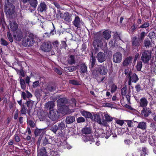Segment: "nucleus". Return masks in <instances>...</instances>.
<instances>
[{
	"instance_id": "1",
	"label": "nucleus",
	"mask_w": 156,
	"mask_h": 156,
	"mask_svg": "<svg viewBox=\"0 0 156 156\" xmlns=\"http://www.w3.org/2000/svg\"><path fill=\"white\" fill-rule=\"evenodd\" d=\"M34 35L31 33L28 34L26 37L23 38L22 41V44L25 47H28L32 46L34 43Z\"/></svg>"
},
{
	"instance_id": "2",
	"label": "nucleus",
	"mask_w": 156,
	"mask_h": 156,
	"mask_svg": "<svg viewBox=\"0 0 156 156\" xmlns=\"http://www.w3.org/2000/svg\"><path fill=\"white\" fill-rule=\"evenodd\" d=\"M125 74L129 78L128 84L129 85H131V82L136 83L139 80L137 76L135 73H133L130 69H126Z\"/></svg>"
},
{
	"instance_id": "3",
	"label": "nucleus",
	"mask_w": 156,
	"mask_h": 156,
	"mask_svg": "<svg viewBox=\"0 0 156 156\" xmlns=\"http://www.w3.org/2000/svg\"><path fill=\"white\" fill-rule=\"evenodd\" d=\"M5 12L7 16L10 18H13L15 17V6L12 4L7 5L5 9Z\"/></svg>"
},
{
	"instance_id": "4",
	"label": "nucleus",
	"mask_w": 156,
	"mask_h": 156,
	"mask_svg": "<svg viewBox=\"0 0 156 156\" xmlns=\"http://www.w3.org/2000/svg\"><path fill=\"white\" fill-rule=\"evenodd\" d=\"M104 114L105 119H103L101 120L100 115L96 114L94 115V120L99 124L106 126L107 125V115L105 114V112L104 113Z\"/></svg>"
},
{
	"instance_id": "5",
	"label": "nucleus",
	"mask_w": 156,
	"mask_h": 156,
	"mask_svg": "<svg viewBox=\"0 0 156 156\" xmlns=\"http://www.w3.org/2000/svg\"><path fill=\"white\" fill-rule=\"evenodd\" d=\"M151 52L147 50H145L142 53L141 59L145 63H148L151 58Z\"/></svg>"
},
{
	"instance_id": "6",
	"label": "nucleus",
	"mask_w": 156,
	"mask_h": 156,
	"mask_svg": "<svg viewBox=\"0 0 156 156\" xmlns=\"http://www.w3.org/2000/svg\"><path fill=\"white\" fill-rule=\"evenodd\" d=\"M26 32H22L20 30H17L14 34L13 37L15 39L18 41H20L22 38L25 36H27Z\"/></svg>"
},
{
	"instance_id": "7",
	"label": "nucleus",
	"mask_w": 156,
	"mask_h": 156,
	"mask_svg": "<svg viewBox=\"0 0 156 156\" xmlns=\"http://www.w3.org/2000/svg\"><path fill=\"white\" fill-rule=\"evenodd\" d=\"M48 116L50 119L53 121L58 119L59 117L58 112L56 110H50L48 113Z\"/></svg>"
},
{
	"instance_id": "8",
	"label": "nucleus",
	"mask_w": 156,
	"mask_h": 156,
	"mask_svg": "<svg viewBox=\"0 0 156 156\" xmlns=\"http://www.w3.org/2000/svg\"><path fill=\"white\" fill-rule=\"evenodd\" d=\"M51 43L49 41L45 42L43 43L41 47V50L45 52L50 51L51 48Z\"/></svg>"
},
{
	"instance_id": "9",
	"label": "nucleus",
	"mask_w": 156,
	"mask_h": 156,
	"mask_svg": "<svg viewBox=\"0 0 156 156\" xmlns=\"http://www.w3.org/2000/svg\"><path fill=\"white\" fill-rule=\"evenodd\" d=\"M122 55L119 52H116L115 53L113 56V61L117 63H119L122 59Z\"/></svg>"
},
{
	"instance_id": "10",
	"label": "nucleus",
	"mask_w": 156,
	"mask_h": 156,
	"mask_svg": "<svg viewBox=\"0 0 156 156\" xmlns=\"http://www.w3.org/2000/svg\"><path fill=\"white\" fill-rule=\"evenodd\" d=\"M71 16V14L66 12L62 15V19H63L66 21L69 22L72 20Z\"/></svg>"
},
{
	"instance_id": "11",
	"label": "nucleus",
	"mask_w": 156,
	"mask_h": 156,
	"mask_svg": "<svg viewBox=\"0 0 156 156\" xmlns=\"http://www.w3.org/2000/svg\"><path fill=\"white\" fill-rule=\"evenodd\" d=\"M151 112L150 109L147 108H143L141 112V114L142 116L145 117H147Z\"/></svg>"
},
{
	"instance_id": "12",
	"label": "nucleus",
	"mask_w": 156,
	"mask_h": 156,
	"mask_svg": "<svg viewBox=\"0 0 156 156\" xmlns=\"http://www.w3.org/2000/svg\"><path fill=\"white\" fill-rule=\"evenodd\" d=\"M81 23V20L80 17L78 16H76L75 19L73 22V24L77 28L80 27V26Z\"/></svg>"
},
{
	"instance_id": "13",
	"label": "nucleus",
	"mask_w": 156,
	"mask_h": 156,
	"mask_svg": "<svg viewBox=\"0 0 156 156\" xmlns=\"http://www.w3.org/2000/svg\"><path fill=\"white\" fill-rule=\"evenodd\" d=\"M55 86H47L46 88L43 90V92L45 94H48L50 92H52L55 90Z\"/></svg>"
},
{
	"instance_id": "14",
	"label": "nucleus",
	"mask_w": 156,
	"mask_h": 156,
	"mask_svg": "<svg viewBox=\"0 0 156 156\" xmlns=\"http://www.w3.org/2000/svg\"><path fill=\"white\" fill-rule=\"evenodd\" d=\"M139 102L140 106L143 108L146 107L148 103L147 100L145 98H141Z\"/></svg>"
},
{
	"instance_id": "15",
	"label": "nucleus",
	"mask_w": 156,
	"mask_h": 156,
	"mask_svg": "<svg viewBox=\"0 0 156 156\" xmlns=\"http://www.w3.org/2000/svg\"><path fill=\"white\" fill-rule=\"evenodd\" d=\"M9 27L12 31H15L18 27V26L16 22L14 21L9 22Z\"/></svg>"
},
{
	"instance_id": "16",
	"label": "nucleus",
	"mask_w": 156,
	"mask_h": 156,
	"mask_svg": "<svg viewBox=\"0 0 156 156\" xmlns=\"http://www.w3.org/2000/svg\"><path fill=\"white\" fill-rule=\"evenodd\" d=\"M75 120V117L74 116L69 115L66 118L65 122L67 124H71L74 122Z\"/></svg>"
},
{
	"instance_id": "17",
	"label": "nucleus",
	"mask_w": 156,
	"mask_h": 156,
	"mask_svg": "<svg viewBox=\"0 0 156 156\" xmlns=\"http://www.w3.org/2000/svg\"><path fill=\"white\" fill-rule=\"evenodd\" d=\"M97 59L99 62H102L105 60L104 54L101 52H99L97 56Z\"/></svg>"
},
{
	"instance_id": "18",
	"label": "nucleus",
	"mask_w": 156,
	"mask_h": 156,
	"mask_svg": "<svg viewBox=\"0 0 156 156\" xmlns=\"http://www.w3.org/2000/svg\"><path fill=\"white\" fill-rule=\"evenodd\" d=\"M47 5L44 2L41 3L38 6V10L41 12L45 11L47 10Z\"/></svg>"
},
{
	"instance_id": "19",
	"label": "nucleus",
	"mask_w": 156,
	"mask_h": 156,
	"mask_svg": "<svg viewBox=\"0 0 156 156\" xmlns=\"http://www.w3.org/2000/svg\"><path fill=\"white\" fill-rule=\"evenodd\" d=\"M58 105L62 107L64 106L67 102V100L66 98H62L57 101Z\"/></svg>"
},
{
	"instance_id": "20",
	"label": "nucleus",
	"mask_w": 156,
	"mask_h": 156,
	"mask_svg": "<svg viewBox=\"0 0 156 156\" xmlns=\"http://www.w3.org/2000/svg\"><path fill=\"white\" fill-rule=\"evenodd\" d=\"M137 127L142 130H145L147 128V123L144 122H138Z\"/></svg>"
},
{
	"instance_id": "21",
	"label": "nucleus",
	"mask_w": 156,
	"mask_h": 156,
	"mask_svg": "<svg viewBox=\"0 0 156 156\" xmlns=\"http://www.w3.org/2000/svg\"><path fill=\"white\" fill-rule=\"evenodd\" d=\"M132 58L129 57L126 58L122 62V64L124 66H127L130 65L132 63Z\"/></svg>"
},
{
	"instance_id": "22",
	"label": "nucleus",
	"mask_w": 156,
	"mask_h": 156,
	"mask_svg": "<svg viewBox=\"0 0 156 156\" xmlns=\"http://www.w3.org/2000/svg\"><path fill=\"white\" fill-rule=\"evenodd\" d=\"M54 106V103L53 101H48L45 103V108L48 109L49 108L50 111L52 109Z\"/></svg>"
},
{
	"instance_id": "23",
	"label": "nucleus",
	"mask_w": 156,
	"mask_h": 156,
	"mask_svg": "<svg viewBox=\"0 0 156 156\" xmlns=\"http://www.w3.org/2000/svg\"><path fill=\"white\" fill-rule=\"evenodd\" d=\"M148 141L151 145L155 146L156 143V138L155 136H149Z\"/></svg>"
},
{
	"instance_id": "24",
	"label": "nucleus",
	"mask_w": 156,
	"mask_h": 156,
	"mask_svg": "<svg viewBox=\"0 0 156 156\" xmlns=\"http://www.w3.org/2000/svg\"><path fill=\"white\" fill-rule=\"evenodd\" d=\"M68 63L70 65L74 64L76 62V59L74 55H70L67 60Z\"/></svg>"
},
{
	"instance_id": "25",
	"label": "nucleus",
	"mask_w": 156,
	"mask_h": 156,
	"mask_svg": "<svg viewBox=\"0 0 156 156\" xmlns=\"http://www.w3.org/2000/svg\"><path fill=\"white\" fill-rule=\"evenodd\" d=\"M38 155L40 156H44L46 155V151L45 147H42L40 149L38 150Z\"/></svg>"
},
{
	"instance_id": "26",
	"label": "nucleus",
	"mask_w": 156,
	"mask_h": 156,
	"mask_svg": "<svg viewBox=\"0 0 156 156\" xmlns=\"http://www.w3.org/2000/svg\"><path fill=\"white\" fill-rule=\"evenodd\" d=\"M132 42V45L133 46H138L140 44L139 40L136 37H134L133 38Z\"/></svg>"
},
{
	"instance_id": "27",
	"label": "nucleus",
	"mask_w": 156,
	"mask_h": 156,
	"mask_svg": "<svg viewBox=\"0 0 156 156\" xmlns=\"http://www.w3.org/2000/svg\"><path fill=\"white\" fill-rule=\"evenodd\" d=\"M82 133L85 134H90L91 132V129L90 127H85L82 130Z\"/></svg>"
},
{
	"instance_id": "28",
	"label": "nucleus",
	"mask_w": 156,
	"mask_h": 156,
	"mask_svg": "<svg viewBox=\"0 0 156 156\" xmlns=\"http://www.w3.org/2000/svg\"><path fill=\"white\" fill-rule=\"evenodd\" d=\"M101 36L106 39H107V30H105L103 31H100L98 33Z\"/></svg>"
},
{
	"instance_id": "29",
	"label": "nucleus",
	"mask_w": 156,
	"mask_h": 156,
	"mask_svg": "<svg viewBox=\"0 0 156 156\" xmlns=\"http://www.w3.org/2000/svg\"><path fill=\"white\" fill-rule=\"evenodd\" d=\"M80 68L81 73H85L87 72V67L84 64H81Z\"/></svg>"
},
{
	"instance_id": "30",
	"label": "nucleus",
	"mask_w": 156,
	"mask_h": 156,
	"mask_svg": "<svg viewBox=\"0 0 156 156\" xmlns=\"http://www.w3.org/2000/svg\"><path fill=\"white\" fill-rule=\"evenodd\" d=\"M81 113L83 116H85L87 118H90L92 116L90 112H87L81 111Z\"/></svg>"
},
{
	"instance_id": "31",
	"label": "nucleus",
	"mask_w": 156,
	"mask_h": 156,
	"mask_svg": "<svg viewBox=\"0 0 156 156\" xmlns=\"http://www.w3.org/2000/svg\"><path fill=\"white\" fill-rule=\"evenodd\" d=\"M117 87L116 85L112 83L110 86V88L111 89V92L112 93L115 92L117 89Z\"/></svg>"
},
{
	"instance_id": "32",
	"label": "nucleus",
	"mask_w": 156,
	"mask_h": 156,
	"mask_svg": "<svg viewBox=\"0 0 156 156\" xmlns=\"http://www.w3.org/2000/svg\"><path fill=\"white\" fill-rule=\"evenodd\" d=\"M98 70L100 73L102 75H104L107 73L106 70L105 69V68L104 67H99L98 68Z\"/></svg>"
},
{
	"instance_id": "33",
	"label": "nucleus",
	"mask_w": 156,
	"mask_h": 156,
	"mask_svg": "<svg viewBox=\"0 0 156 156\" xmlns=\"http://www.w3.org/2000/svg\"><path fill=\"white\" fill-rule=\"evenodd\" d=\"M29 2L31 6L34 9L36 8L37 5V0H30Z\"/></svg>"
},
{
	"instance_id": "34",
	"label": "nucleus",
	"mask_w": 156,
	"mask_h": 156,
	"mask_svg": "<svg viewBox=\"0 0 156 156\" xmlns=\"http://www.w3.org/2000/svg\"><path fill=\"white\" fill-rule=\"evenodd\" d=\"M20 84L22 89L24 90L26 87V85L24 80L21 78L20 79Z\"/></svg>"
},
{
	"instance_id": "35",
	"label": "nucleus",
	"mask_w": 156,
	"mask_h": 156,
	"mask_svg": "<svg viewBox=\"0 0 156 156\" xmlns=\"http://www.w3.org/2000/svg\"><path fill=\"white\" fill-rule=\"evenodd\" d=\"M76 69V66H69L65 67V69L67 71L72 72L75 70Z\"/></svg>"
},
{
	"instance_id": "36",
	"label": "nucleus",
	"mask_w": 156,
	"mask_h": 156,
	"mask_svg": "<svg viewBox=\"0 0 156 156\" xmlns=\"http://www.w3.org/2000/svg\"><path fill=\"white\" fill-rule=\"evenodd\" d=\"M142 67V62L141 61H137L136 66V69L138 71H140Z\"/></svg>"
},
{
	"instance_id": "37",
	"label": "nucleus",
	"mask_w": 156,
	"mask_h": 156,
	"mask_svg": "<svg viewBox=\"0 0 156 156\" xmlns=\"http://www.w3.org/2000/svg\"><path fill=\"white\" fill-rule=\"evenodd\" d=\"M27 112V108L24 105H23L21 107V109L20 110L21 114H25Z\"/></svg>"
},
{
	"instance_id": "38",
	"label": "nucleus",
	"mask_w": 156,
	"mask_h": 156,
	"mask_svg": "<svg viewBox=\"0 0 156 156\" xmlns=\"http://www.w3.org/2000/svg\"><path fill=\"white\" fill-rule=\"evenodd\" d=\"M42 144L43 146H45L48 144H51L50 141V139H48L46 137H45L42 139Z\"/></svg>"
},
{
	"instance_id": "39",
	"label": "nucleus",
	"mask_w": 156,
	"mask_h": 156,
	"mask_svg": "<svg viewBox=\"0 0 156 156\" xmlns=\"http://www.w3.org/2000/svg\"><path fill=\"white\" fill-rule=\"evenodd\" d=\"M27 124L31 127L34 128L36 126L34 122L31 120H27Z\"/></svg>"
},
{
	"instance_id": "40",
	"label": "nucleus",
	"mask_w": 156,
	"mask_h": 156,
	"mask_svg": "<svg viewBox=\"0 0 156 156\" xmlns=\"http://www.w3.org/2000/svg\"><path fill=\"white\" fill-rule=\"evenodd\" d=\"M58 129V127L56 125L52 126L50 128V130L53 132L54 133H55Z\"/></svg>"
},
{
	"instance_id": "41",
	"label": "nucleus",
	"mask_w": 156,
	"mask_h": 156,
	"mask_svg": "<svg viewBox=\"0 0 156 156\" xmlns=\"http://www.w3.org/2000/svg\"><path fill=\"white\" fill-rule=\"evenodd\" d=\"M145 36V33L144 32H141L139 36L138 39L140 41H142Z\"/></svg>"
},
{
	"instance_id": "42",
	"label": "nucleus",
	"mask_w": 156,
	"mask_h": 156,
	"mask_svg": "<svg viewBox=\"0 0 156 156\" xmlns=\"http://www.w3.org/2000/svg\"><path fill=\"white\" fill-rule=\"evenodd\" d=\"M145 46L146 47H149L151 45L150 41L148 39H145L144 42Z\"/></svg>"
},
{
	"instance_id": "43",
	"label": "nucleus",
	"mask_w": 156,
	"mask_h": 156,
	"mask_svg": "<svg viewBox=\"0 0 156 156\" xmlns=\"http://www.w3.org/2000/svg\"><path fill=\"white\" fill-rule=\"evenodd\" d=\"M91 58L92 59L90 60V62L91 63V67L92 68L94 67L95 64L96 59L93 56H91Z\"/></svg>"
},
{
	"instance_id": "44",
	"label": "nucleus",
	"mask_w": 156,
	"mask_h": 156,
	"mask_svg": "<svg viewBox=\"0 0 156 156\" xmlns=\"http://www.w3.org/2000/svg\"><path fill=\"white\" fill-rule=\"evenodd\" d=\"M62 13L60 10L57 11V12L56 14V18L58 19H59L60 18L62 19Z\"/></svg>"
},
{
	"instance_id": "45",
	"label": "nucleus",
	"mask_w": 156,
	"mask_h": 156,
	"mask_svg": "<svg viewBox=\"0 0 156 156\" xmlns=\"http://www.w3.org/2000/svg\"><path fill=\"white\" fill-rule=\"evenodd\" d=\"M115 122L121 126H122L124 124V121L123 120L119 119L116 118L115 119Z\"/></svg>"
},
{
	"instance_id": "46",
	"label": "nucleus",
	"mask_w": 156,
	"mask_h": 156,
	"mask_svg": "<svg viewBox=\"0 0 156 156\" xmlns=\"http://www.w3.org/2000/svg\"><path fill=\"white\" fill-rule=\"evenodd\" d=\"M85 119L82 117H79L76 119V121L78 123L83 122H85Z\"/></svg>"
},
{
	"instance_id": "47",
	"label": "nucleus",
	"mask_w": 156,
	"mask_h": 156,
	"mask_svg": "<svg viewBox=\"0 0 156 156\" xmlns=\"http://www.w3.org/2000/svg\"><path fill=\"white\" fill-rule=\"evenodd\" d=\"M58 129H63L65 128V124L62 122L58 124Z\"/></svg>"
},
{
	"instance_id": "48",
	"label": "nucleus",
	"mask_w": 156,
	"mask_h": 156,
	"mask_svg": "<svg viewBox=\"0 0 156 156\" xmlns=\"http://www.w3.org/2000/svg\"><path fill=\"white\" fill-rule=\"evenodd\" d=\"M43 130L42 129H36L34 131V134L36 136L39 135L42 131Z\"/></svg>"
},
{
	"instance_id": "49",
	"label": "nucleus",
	"mask_w": 156,
	"mask_h": 156,
	"mask_svg": "<svg viewBox=\"0 0 156 156\" xmlns=\"http://www.w3.org/2000/svg\"><path fill=\"white\" fill-rule=\"evenodd\" d=\"M34 101L31 100L27 101L26 102L27 106L28 108H30L33 105Z\"/></svg>"
},
{
	"instance_id": "50",
	"label": "nucleus",
	"mask_w": 156,
	"mask_h": 156,
	"mask_svg": "<svg viewBox=\"0 0 156 156\" xmlns=\"http://www.w3.org/2000/svg\"><path fill=\"white\" fill-rule=\"evenodd\" d=\"M149 37L151 39L156 37V35L154 32H151L149 34Z\"/></svg>"
},
{
	"instance_id": "51",
	"label": "nucleus",
	"mask_w": 156,
	"mask_h": 156,
	"mask_svg": "<svg viewBox=\"0 0 156 156\" xmlns=\"http://www.w3.org/2000/svg\"><path fill=\"white\" fill-rule=\"evenodd\" d=\"M126 87H124L121 90V94L123 96H125L126 94Z\"/></svg>"
},
{
	"instance_id": "52",
	"label": "nucleus",
	"mask_w": 156,
	"mask_h": 156,
	"mask_svg": "<svg viewBox=\"0 0 156 156\" xmlns=\"http://www.w3.org/2000/svg\"><path fill=\"white\" fill-rule=\"evenodd\" d=\"M150 25L148 22H147L144 23L143 24L141 25L140 27V28H146L148 27Z\"/></svg>"
},
{
	"instance_id": "53",
	"label": "nucleus",
	"mask_w": 156,
	"mask_h": 156,
	"mask_svg": "<svg viewBox=\"0 0 156 156\" xmlns=\"http://www.w3.org/2000/svg\"><path fill=\"white\" fill-rule=\"evenodd\" d=\"M142 151L144 153L143 154H142L141 156H145V155L147 154V149L145 147H143L142 148Z\"/></svg>"
},
{
	"instance_id": "54",
	"label": "nucleus",
	"mask_w": 156,
	"mask_h": 156,
	"mask_svg": "<svg viewBox=\"0 0 156 156\" xmlns=\"http://www.w3.org/2000/svg\"><path fill=\"white\" fill-rule=\"evenodd\" d=\"M135 88L136 89V90L137 92H139L142 90V87H141L140 85L139 84H137L135 86Z\"/></svg>"
},
{
	"instance_id": "55",
	"label": "nucleus",
	"mask_w": 156,
	"mask_h": 156,
	"mask_svg": "<svg viewBox=\"0 0 156 156\" xmlns=\"http://www.w3.org/2000/svg\"><path fill=\"white\" fill-rule=\"evenodd\" d=\"M0 41L1 44L3 45L7 46L8 45L7 42L3 38L1 39Z\"/></svg>"
},
{
	"instance_id": "56",
	"label": "nucleus",
	"mask_w": 156,
	"mask_h": 156,
	"mask_svg": "<svg viewBox=\"0 0 156 156\" xmlns=\"http://www.w3.org/2000/svg\"><path fill=\"white\" fill-rule=\"evenodd\" d=\"M7 37L11 42L13 41V38L12 34L9 32H8Z\"/></svg>"
},
{
	"instance_id": "57",
	"label": "nucleus",
	"mask_w": 156,
	"mask_h": 156,
	"mask_svg": "<svg viewBox=\"0 0 156 156\" xmlns=\"http://www.w3.org/2000/svg\"><path fill=\"white\" fill-rule=\"evenodd\" d=\"M136 27L134 25H133L129 29V30L130 32L132 33L133 34L136 30Z\"/></svg>"
},
{
	"instance_id": "58",
	"label": "nucleus",
	"mask_w": 156,
	"mask_h": 156,
	"mask_svg": "<svg viewBox=\"0 0 156 156\" xmlns=\"http://www.w3.org/2000/svg\"><path fill=\"white\" fill-rule=\"evenodd\" d=\"M40 83L39 81H36L33 83V86L35 88L39 86Z\"/></svg>"
},
{
	"instance_id": "59",
	"label": "nucleus",
	"mask_w": 156,
	"mask_h": 156,
	"mask_svg": "<svg viewBox=\"0 0 156 156\" xmlns=\"http://www.w3.org/2000/svg\"><path fill=\"white\" fill-rule=\"evenodd\" d=\"M69 83L74 85H78L79 84V83L77 81L74 80H70Z\"/></svg>"
},
{
	"instance_id": "60",
	"label": "nucleus",
	"mask_w": 156,
	"mask_h": 156,
	"mask_svg": "<svg viewBox=\"0 0 156 156\" xmlns=\"http://www.w3.org/2000/svg\"><path fill=\"white\" fill-rule=\"evenodd\" d=\"M14 136L15 141L18 142L20 141V139L18 134H15Z\"/></svg>"
},
{
	"instance_id": "61",
	"label": "nucleus",
	"mask_w": 156,
	"mask_h": 156,
	"mask_svg": "<svg viewBox=\"0 0 156 156\" xmlns=\"http://www.w3.org/2000/svg\"><path fill=\"white\" fill-rule=\"evenodd\" d=\"M127 123V125L129 127H131L132 126L133 122L131 120H126Z\"/></svg>"
},
{
	"instance_id": "62",
	"label": "nucleus",
	"mask_w": 156,
	"mask_h": 156,
	"mask_svg": "<svg viewBox=\"0 0 156 156\" xmlns=\"http://www.w3.org/2000/svg\"><path fill=\"white\" fill-rule=\"evenodd\" d=\"M147 137H145L144 136H142L140 138V140L142 142H144L145 141H146L147 138Z\"/></svg>"
},
{
	"instance_id": "63",
	"label": "nucleus",
	"mask_w": 156,
	"mask_h": 156,
	"mask_svg": "<svg viewBox=\"0 0 156 156\" xmlns=\"http://www.w3.org/2000/svg\"><path fill=\"white\" fill-rule=\"evenodd\" d=\"M54 70L55 72L59 75H61L62 74V71L57 68H54Z\"/></svg>"
},
{
	"instance_id": "64",
	"label": "nucleus",
	"mask_w": 156,
	"mask_h": 156,
	"mask_svg": "<svg viewBox=\"0 0 156 156\" xmlns=\"http://www.w3.org/2000/svg\"><path fill=\"white\" fill-rule=\"evenodd\" d=\"M126 98L128 101V103H130V95L129 93L127 95H126Z\"/></svg>"
}]
</instances>
